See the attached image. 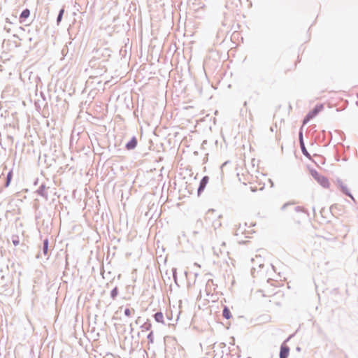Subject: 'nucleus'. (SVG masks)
Returning a JSON list of instances; mask_svg holds the SVG:
<instances>
[{"instance_id": "obj_23", "label": "nucleus", "mask_w": 358, "mask_h": 358, "mask_svg": "<svg viewBox=\"0 0 358 358\" xmlns=\"http://www.w3.org/2000/svg\"><path fill=\"white\" fill-rule=\"evenodd\" d=\"M296 218H297L296 217H294V220H296V221L297 222H300V221H299V220H298Z\"/></svg>"}, {"instance_id": "obj_21", "label": "nucleus", "mask_w": 358, "mask_h": 358, "mask_svg": "<svg viewBox=\"0 0 358 358\" xmlns=\"http://www.w3.org/2000/svg\"><path fill=\"white\" fill-rule=\"evenodd\" d=\"M243 180V183H245V182L248 181V180L245 177Z\"/></svg>"}, {"instance_id": "obj_4", "label": "nucleus", "mask_w": 358, "mask_h": 358, "mask_svg": "<svg viewBox=\"0 0 358 358\" xmlns=\"http://www.w3.org/2000/svg\"><path fill=\"white\" fill-rule=\"evenodd\" d=\"M289 354V348L282 344L280 348V358H287Z\"/></svg>"}, {"instance_id": "obj_3", "label": "nucleus", "mask_w": 358, "mask_h": 358, "mask_svg": "<svg viewBox=\"0 0 358 358\" xmlns=\"http://www.w3.org/2000/svg\"><path fill=\"white\" fill-rule=\"evenodd\" d=\"M312 176L324 187H329V182L327 178L320 175L316 171H311Z\"/></svg>"}, {"instance_id": "obj_11", "label": "nucleus", "mask_w": 358, "mask_h": 358, "mask_svg": "<svg viewBox=\"0 0 358 358\" xmlns=\"http://www.w3.org/2000/svg\"><path fill=\"white\" fill-rule=\"evenodd\" d=\"M30 15V10L28 8L24 9L20 14V19H26Z\"/></svg>"}, {"instance_id": "obj_5", "label": "nucleus", "mask_w": 358, "mask_h": 358, "mask_svg": "<svg viewBox=\"0 0 358 358\" xmlns=\"http://www.w3.org/2000/svg\"><path fill=\"white\" fill-rule=\"evenodd\" d=\"M299 140H300V145H301L303 154L304 155H306L307 157H308L309 159H310V155L308 152V151L305 147V144H304L303 140V134H302L301 131L299 133Z\"/></svg>"}, {"instance_id": "obj_13", "label": "nucleus", "mask_w": 358, "mask_h": 358, "mask_svg": "<svg viewBox=\"0 0 358 358\" xmlns=\"http://www.w3.org/2000/svg\"><path fill=\"white\" fill-rule=\"evenodd\" d=\"M48 239H45L43 241V253L45 255H48Z\"/></svg>"}, {"instance_id": "obj_1", "label": "nucleus", "mask_w": 358, "mask_h": 358, "mask_svg": "<svg viewBox=\"0 0 358 358\" xmlns=\"http://www.w3.org/2000/svg\"><path fill=\"white\" fill-rule=\"evenodd\" d=\"M256 223L253 221L241 222L236 229L235 235L238 237L248 238L255 234L254 227Z\"/></svg>"}, {"instance_id": "obj_19", "label": "nucleus", "mask_w": 358, "mask_h": 358, "mask_svg": "<svg viewBox=\"0 0 358 358\" xmlns=\"http://www.w3.org/2000/svg\"><path fill=\"white\" fill-rule=\"evenodd\" d=\"M64 13V9H62L60 11H59V15L57 17V22L59 23L60 21L62 20V16H63V14Z\"/></svg>"}, {"instance_id": "obj_14", "label": "nucleus", "mask_w": 358, "mask_h": 358, "mask_svg": "<svg viewBox=\"0 0 358 358\" xmlns=\"http://www.w3.org/2000/svg\"><path fill=\"white\" fill-rule=\"evenodd\" d=\"M12 242L14 244V245L17 246L20 244V238L19 236L17 235H13L12 236Z\"/></svg>"}, {"instance_id": "obj_25", "label": "nucleus", "mask_w": 358, "mask_h": 358, "mask_svg": "<svg viewBox=\"0 0 358 358\" xmlns=\"http://www.w3.org/2000/svg\"><path fill=\"white\" fill-rule=\"evenodd\" d=\"M287 205H284L282 208L285 209L286 208Z\"/></svg>"}, {"instance_id": "obj_10", "label": "nucleus", "mask_w": 358, "mask_h": 358, "mask_svg": "<svg viewBox=\"0 0 358 358\" xmlns=\"http://www.w3.org/2000/svg\"><path fill=\"white\" fill-rule=\"evenodd\" d=\"M155 319L158 322H162V323L164 322V315L161 312L157 313L155 315Z\"/></svg>"}, {"instance_id": "obj_2", "label": "nucleus", "mask_w": 358, "mask_h": 358, "mask_svg": "<svg viewBox=\"0 0 358 358\" xmlns=\"http://www.w3.org/2000/svg\"><path fill=\"white\" fill-rule=\"evenodd\" d=\"M324 108L322 104L317 105L311 111H310L303 120V124H307L311 119L315 117Z\"/></svg>"}, {"instance_id": "obj_18", "label": "nucleus", "mask_w": 358, "mask_h": 358, "mask_svg": "<svg viewBox=\"0 0 358 358\" xmlns=\"http://www.w3.org/2000/svg\"><path fill=\"white\" fill-rule=\"evenodd\" d=\"M117 293H118V291H117V287H115L112 292H111V297L113 299H115L116 297V296L117 295Z\"/></svg>"}, {"instance_id": "obj_16", "label": "nucleus", "mask_w": 358, "mask_h": 358, "mask_svg": "<svg viewBox=\"0 0 358 358\" xmlns=\"http://www.w3.org/2000/svg\"><path fill=\"white\" fill-rule=\"evenodd\" d=\"M134 313V309H130V308H126L125 310H124V314L127 317H131V315Z\"/></svg>"}, {"instance_id": "obj_8", "label": "nucleus", "mask_w": 358, "mask_h": 358, "mask_svg": "<svg viewBox=\"0 0 358 358\" xmlns=\"http://www.w3.org/2000/svg\"><path fill=\"white\" fill-rule=\"evenodd\" d=\"M208 182V177L206 176V177L203 178V179L201 180L200 185H199V187L198 189L199 193H200L201 191H203L204 189V188L206 187Z\"/></svg>"}, {"instance_id": "obj_6", "label": "nucleus", "mask_w": 358, "mask_h": 358, "mask_svg": "<svg viewBox=\"0 0 358 358\" xmlns=\"http://www.w3.org/2000/svg\"><path fill=\"white\" fill-rule=\"evenodd\" d=\"M137 145V140L135 137H133L129 142L126 145L127 150H132L136 148Z\"/></svg>"}, {"instance_id": "obj_9", "label": "nucleus", "mask_w": 358, "mask_h": 358, "mask_svg": "<svg viewBox=\"0 0 358 358\" xmlns=\"http://www.w3.org/2000/svg\"><path fill=\"white\" fill-rule=\"evenodd\" d=\"M222 315L224 318L227 320L231 318L232 317L230 310L227 306H225L223 309Z\"/></svg>"}, {"instance_id": "obj_24", "label": "nucleus", "mask_w": 358, "mask_h": 358, "mask_svg": "<svg viewBox=\"0 0 358 358\" xmlns=\"http://www.w3.org/2000/svg\"><path fill=\"white\" fill-rule=\"evenodd\" d=\"M278 293H280V295H281L282 296H284V294H283V293H281L280 292H279Z\"/></svg>"}, {"instance_id": "obj_20", "label": "nucleus", "mask_w": 358, "mask_h": 358, "mask_svg": "<svg viewBox=\"0 0 358 358\" xmlns=\"http://www.w3.org/2000/svg\"><path fill=\"white\" fill-rule=\"evenodd\" d=\"M213 225L215 227H220V226H221L220 221L218 220L217 221V224H215L214 223H213Z\"/></svg>"}, {"instance_id": "obj_17", "label": "nucleus", "mask_w": 358, "mask_h": 358, "mask_svg": "<svg viewBox=\"0 0 358 358\" xmlns=\"http://www.w3.org/2000/svg\"><path fill=\"white\" fill-rule=\"evenodd\" d=\"M295 212H296V213H299V214H301V215H302V217H306V212H305V211H303V210H301L299 207L295 208Z\"/></svg>"}, {"instance_id": "obj_7", "label": "nucleus", "mask_w": 358, "mask_h": 358, "mask_svg": "<svg viewBox=\"0 0 358 358\" xmlns=\"http://www.w3.org/2000/svg\"><path fill=\"white\" fill-rule=\"evenodd\" d=\"M338 186H339V188L341 189V191L344 194H345L350 196V197H352L351 194L349 192V189L346 186V185H345L343 182L339 181L338 182Z\"/></svg>"}, {"instance_id": "obj_12", "label": "nucleus", "mask_w": 358, "mask_h": 358, "mask_svg": "<svg viewBox=\"0 0 358 358\" xmlns=\"http://www.w3.org/2000/svg\"><path fill=\"white\" fill-rule=\"evenodd\" d=\"M13 177V171H10L7 175V180L5 186L8 187L10 185Z\"/></svg>"}, {"instance_id": "obj_22", "label": "nucleus", "mask_w": 358, "mask_h": 358, "mask_svg": "<svg viewBox=\"0 0 358 358\" xmlns=\"http://www.w3.org/2000/svg\"><path fill=\"white\" fill-rule=\"evenodd\" d=\"M194 265L199 268L201 267L200 264H199L198 263H194Z\"/></svg>"}, {"instance_id": "obj_15", "label": "nucleus", "mask_w": 358, "mask_h": 358, "mask_svg": "<svg viewBox=\"0 0 358 358\" xmlns=\"http://www.w3.org/2000/svg\"><path fill=\"white\" fill-rule=\"evenodd\" d=\"M215 214L214 210H209L206 213V221H210L211 216Z\"/></svg>"}]
</instances>
